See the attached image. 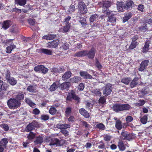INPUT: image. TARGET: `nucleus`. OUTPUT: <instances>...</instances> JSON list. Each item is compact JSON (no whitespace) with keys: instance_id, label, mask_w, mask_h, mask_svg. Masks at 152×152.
Here are the masks:
<instances>
[{"instance_id":"obj_1","label":"nucleus","mask_w":152,"mask_h":152,"mask_svg":"<svg viewBox=\"0 0 152 152\" xmlns=\"http://www.w3.org/2000/svg\"><path fill=\"white\" fill-rule=\"evenodd\" d=\"M131 108V106L128 104L116 103L114 104L112 107L113 111L117 113L124 111L129 110Z\"/></svg>"},{"instance_id":"obj_2","label":"nucleus","mask_w":152,"mask_h":152,"mask_svg":"<svg viewBox=\"0 0 152 152\" xmlns=\"http://www.w3.org/2000/svg\"><path fill=\"white\" fill-rule=\"evenodd\" d=\"M7 104L10 109H17L20 106L21 102L15 98H10L7 101Z\"/></svg>"},{"instance_id":"obj_3","label":"nucleus","mask_w":152,"mask_h":152,"mask_svg":"<svg viewBox=\"0 0 152 152\" xmlns=\"http://www.w3.org/2000/svg\"><path fill=\"white\" fill-rule=\"evenodd\" d=\"M5 78L7 81L12 86L16 85L17 83V80L13 77H11L10 72L7 69L6 72Z\"/></svg>"},{"instance_id":"obj_4","label":"nucleus","mask_w":152,"mask_h":152,"mask_svg":"<svg viewBox=\"0 0 152 152\" xmlns=\"http://www.w3.org/2000/svg\"><path fill=\"white\" fill-rule=\"evenodd\" d=\"M77 6L78 13L80 15H84L87 12V7L83 1L79 2Z\"/></svg>"},{"instance_id":"obj_5","label":"nucleus","mask_w":152,"mask_h":152,"mask_svg":"<svg viewBox=\"0 0 152 152\" xmlns=\"http://www.w3.org/2000/svg\"><path fill=\"white\" fill-rule=\"evenodd\" d=\"M66 100L70 101L72 99L75 101L77 103L80 102V98L75 94V91L72 90L71 92L69 93L66 97Z\"/></svg>"},{"instance_id":"obj_6","label":"nucleus","mask_w":152,"mask_h":152,"mask_svg":"<svg viewBox=\"0 0 152 152\" xmlns=\"http://www.w3.org/2000/svg\"><path fill=\"white\" fill-rule=\"evenodd\" d=\"M39 127L38 122L34 121L26 126L25 129L26 131L27 132H31V131L34 130L36 128H39Z\"/></svg>"},{"instance_id":"obj_7","label":"nucleus","mask_w":152,"mask_h":152,"mask_svg":"<svg viewBox=\"0 0 152 152\" xmlns=\"http://www.w3.org/2000/svg\"><path fill=\"white\" fill-rule=\"evenodd\" d=\"M112 86L110 83L106 84L102 88L103 94L105 95V96H107L110 94L112 91Z\"/></svg>"},{"instance_id":"obj_8","label":"nucleus","mask_w":152,"mask_h":152,"mask_svg":"<svg viewBox=\"0 0 152 152\" xmlns=\"http://www.w3.org/2000/svg\"><path fill=\"white\" fill-rule=\"evenodd\" d=\"M121 134L122 137H123V140H130L133 139L134 137L133 134L132 133L128 134L127 132L124 130L122 131Z\"/></svg>"},{"instance_id":"obj_9","label":"nucleus","mask_w":152,"mask_h":152,"mask_svg":"<svg viewBox=\"0 0 152 152\" xmlns=\"http://www.w3.org/2000/svg\"><path fill=\"white\" fill-rule=\"evenodd\" d=\"M86 56H87L89 59H93L95 57L96 52V50L95 48L92 47L89 51L86 50Z\"/></svg>"},{"instance_id":"obj_10","label":"nucleus","mask_w":152,"mask_h":152,"mask_svg":"<svg viewBox=\"0 0 152 152\" xmlns=\"http://www.w3.org/2000/svg\"><path fill=\"white\" fill-rule=\"evenodd\" d=\"M34 70L36 72L41 71L42 73L45 74L48 71V69L46 68L44 65H40L35 66L34 68Z\"/></svg>"},{"instance_id":"obj_11","label":"nucleus","mask_w":152,"mask_h":152,"mask_svg":"<svg viewBox=\"0 0 152 152\" xmlns=\"http://www.w3.org/2000/svg\"><path fill=\"white\" fill-rule=\"evenodd\" d=\"M149 63V61L148 60H145L143 61L140 65L138 68V70L140 72L143 71L148 66Z\"/></svg>"},{"instance_id":"obj_12","label":"nucleus","mask_w":152,"mask_h":152,"mask_svg":"<svg viewBox=\"0 0 152 152\" xmlns=\"http://www.w3.org/2000/svg\"><path fill=\"white\" fill-rule=\"evenodd\" d=\"M59 40L58 39H54L51 42L47 43V47L49 48H55L58 45Z\"/></svg>"},{"instance_id":"obj_13","label":"nucleus","mask_w":152,"mask_h":152,"mask_svg":"<svg viewBox=\"0 0 152 152\" xmlns=\"http://www.w3.org/2000/svg\"><path fill=\"white\" fill-rule=\"evenodd\" d=\"M122 2H117V8L119 12H121L124 11L125 4Z\"/></svg>"},{"instance_id":"obj_14","label":"nucleus","mask_w":152,"mask_h":152,"mask_svg":"<svg viewBox=\"0 0 152 152\" xmlns=\"http://www.w3.org/2000/svg\"><path fill=\"white\" fill-rule=\"evenodd\" d=\"M59 87V83L58 81H55L50 87L49 90L50 91H55Z\"/></svg>"},{"instance_id":"obj_15","label":"nucleus","mask_w":152,"mask_h":152,"mask_svg":"<svg viewBox=\"0 0 152 152\" xmlns=\"http://www.w3.org/2000/svg\"><path fill=\"white\" fill-rule=\"evenodd\" d=\"M80 75L85 79H91L92 78V76L86 71H80Z\"/></svg>"},{"instance_id":"obj_16","label":"nucleus","mask_w":152,"mask_h":152,"mask_svg":"<svg viewBox=\"0 0 152 152\" xmlns=\"http://www.w3.org/2000/svg\"><path fill=\"white\" fill-rule=\"evenodd\" d=\"M72 73L70 71L66 72L62 76V79L64 81L67 80L71 76Z\"/></svg>"},{"instance_id":"obj_17","label":"nucleus","mask_w":152,"mask_h":152,"mask_svg":"<svg viewBox=\"0 0 152 152\" xmlns=\"http://www.w3.org/2000/svg\"><path fill=\"white\" fill-rule=\"evenodd\" d=\"M70 85V83L69 82H65L60 84L59 83V87L60 89L62 90L66 89L68 88Z\"/></svg>"},{"instance_id":"obj_18","label":"nucleus","mask_w":152,"mask_h":152,"mask_svg":"<svg viewBox=\"0 0 152 152\" xmlns=\"http://www.w3.org/2000/svg\"><path fill=\"white\" fill-rule=\"evenodd\" d=\"M80 113L84 117L86 118H88L90 117V115L88 112L84 108H82L79 109Z\"/></svg>"},{"instance_id":"obj_19","label":"nucleus","mask_w":152,"mask_h":152,"mask_svg":"<svg viewBox=\"0 0 152 152\" xmlns=\"http://www.w3.org/2000/svg\"><path fill=\"white\" fill-rule=\"evenodd\" d=\"M138 77H135L134 78L130 84V88H133L135 87L138 84Z\"/></svg>"},{"instance_id":"obj_20","label":"nucleus","mask_w":152,"mask_h":152,"mask_svg":"<svg viewBox=\"0 0 152 152\" xmlns=\"http://www.w3.org/2000/svg\"><path fill=\"white\" fill-rule=\"evenodd\" d=\"M57 127L61 130L63 129H66L67 128H70V126L69 124H59L57 125Z\"/></svg>"},{"instance_id":"obj_21","label":"nucleus","mask_w":152,"mask_h":152,"mask_svg":"<svg viewBox=\"0 0 152 152\" xmlns=\"http://www.w3.org/2000/svg\"><path fill=\"white\" fill-rule=\"evenodd\" d=\"M150 44V41H146L143 47L142 48V52L143 53H146L148 51L149 49V48Z\"/></svg>"},{"instance_id":"obj_22","label":"nucleus","mask_w":152,"mask_h":152,"mask_svg":"<svg viewBox=\"0 0 152 152\" xmlns=\"http://www.w3.org/2000/svg\"><path fill=\"white\" fill-rule=\"evenodd\" d=\"M133 4L134 3L132 1H127L125 5V6L124 7V9L127 10H130L131 8H132V6Z\"/></svg>"},{"instance_id":"obj_23","label":"nucleus","mask_w":152,"mask_h":152,"mask_svg":"<svg viewBox=\"0 0 152 152\" xmlns=\"http://www.w3.org/2000/svg\"><path fill=\"white\" fill-rule=\"evenodd\" d=\"M11 21L9 20H7L4 21L2 24V28L4 30L8 29L10 26Z\"/></svg>"},{"instance_id":"obj_24","label":"nucleus","mask_w":152,"mask_h":152,"mask_svg":"<svg viewBox=\"0 0 152 152\" xmlns=\"http://www.w3.org/2000/svg\"><path fill=\"white\" fill-rule=\"evenodd\" d=\"M111 5V2L109 1H103L102 2L103 9H108L109 7H110Z\"/></svg>"},{"instance_id":"obj_25","label":"nucleus","mask_w":152,"mask_h":152,"mask_svg":"<svg viewBox=\"0 0 152 152\" xmlns=\"http://www.w3.org/2000/svg\"><path fill=\"white\" fill-rule=\"evenodd\" d=\"M116 18L115 17L114 14H111L108 17L107 21L111 23H115L116 21Z\"/></svg>"},{"instance_id":"obj_26","label":"nucleus","mask_w":152,"mask_h":152,"mask_svg":"<svg viewBox=\"0 0 152 152\" xmlns=\"http://www.w3.org/2000/svg\"><path fill=\"white\" fill-rule=\"evenodd\" d=\"M1 76L0 75V88H2L4 91H6L7 90L8 85L7 84H4L3 81L1 80Z\"/></svg>"},{"instance_id":"obj_27","label":"nucleus","mask_w":152,"mask_h":152,"mask_svg":"<svg viewBox=\"0 0 152 152\" xmlns=\"http://www.w3.org/2000/svg\"><path fill=\"white\" fill-rule=\"evenodd\" d=\"M115 127L118 130H121L122 128V122L120 119H118L116 121L115 123Z\"/></svg>"},{"instance_id":"obj_28","label":"nucleus","mask_w":152,"mask_h":152,"mask_svg":"<svg viewBox=\"0 0 152 152\" xmlns=\"http://www.w3.org/2000/svg\"><path fill=\"white\" fill-rule=\"evenodd\" d=\"M24 98V95L22 91L19 92L18 94L16 95L15 98L17 100L19 101L23 100Z\"/></svg>"},{"instance_id":"obj_29","label":"nucleus","mask_w":152,"mask_h":152,"mask_svg":"<svg viewBox=\"0 0 152 152\" xmlns=\"http://www.w3.org/2000/svg\"><path fill=\"white\" fill-rule=\"evenodd\" d=\"M16 45L14 44H11L6 48V53H10L12 50L16 48Z\"/></svg>"},{"instance_id":"obj_30","label":"nucleus","mask_w":152,"mask_h":152,"mask_svg":"<svg viewBox=\"0 0 152 152\" xmlns=\"http://www.w3.org/2000/svg\"><path fill=\"white\" fill-rule=\"evenodd\" d=\"M131 81V78L130 77H125L121 79V82L125 85H128Z\"/></svg>"},{"instance_id":"obj_31","label":"nucleus","mask_w":152,"mask_h":152,"mask_svg":"<svg viewBox=\"0 0 152 152\" xmlns=\"http://www.w3.org/2000/svg\"><path fill=\"white\" fill-rule=\"evenodd\" d=\"M138 30L142 32H145L148 30L147 25L144 22V23L138 28Z\"/></svg>"},{"instance_id":"obj_32","label":"nucleus","mask_w":152,"mask_h":152,"mask_svg":"<svg viewBox=\"0 0 152 152\" xmlns=\"http://www.w3.org/2000/svg\"><path fill=\"white\" fill-rule=\"evenodd\" d=\"M8 143V139L7 138H3L0 141V145L5 147L6 148Z\"/></svg>"},{"instance_id":"obj_33","label":"nucleus","mask_w":152,"mask_h":152,"mask_svg":"<svg viewBox=\"0 0 152 152\" xmlns=\"http://www.w3.org/2000/svg\"><path fill=\"white\" fill-rule=\"evenodd\" d=\"M15 4H17L20 6L24 5L26 3V0H14Z\"/></svg>"},{"instance_id":"obj_34","label":"nucleus","mask_w":152,"mask_h":152,"mask_svg":"<svg viewBox=\"0 0 152 152\" xmlns=\"http://www.w3.org/2000/svg\"><path fill=\"white\" fill-rule=\"evenodd\" d=\"M40 51L41 52L47 55H51L52 53V50L46 49L42 48L40 50Z\"/></svg>"},{"instance_id":"obj_35","label":"nucleus","mask_w":152,"mask_h":152,"mask_svg":"<svg viewBox=\"0 0 152 152\" xmlns=\"http://www.w3.org/2000/svg\"><path fill=\"white\" fill-rule=\"evenodd\" d=\"M132 14L130 12L126 14L125 16L123 18V22L124 23L128 21L132 16Z\"/></svg>"},{"instance_id":"obj_36","label":"nucleus","mask_w":152,"mask_h":152,"mask_svg":"<svg viewBox=\"0 0 152 152\" xmlns=\"http://www.w3.org/2000/svg\"><path fill=\"white\" fill-rule=\"evenodd\" d=\"M81 80V77L79 76H74L70 79V81L72 83H77Z\"/></svg>"},{"instance_id":"obj_37","label":"nucleus","mask_w":152,"mask_h":152,"mask_svg":"<svg viewBox=\"0 0 152 152\" xmlns=\"http://www.w3.org/2000/svg\"><path fill=\"white\" fill-rule=\"evenodd\" d=\"M86 50L77 52L75 54V56L77 57H83L86 56Z\"/></svg>"},{"instance_id":"obj_38","label":"nucleus","mask_w":152,"mask_h":152,"mask_svg":"<svg viewBox=\"0 0 152 152\" xmlns=\"http://www.w3.org/2000/svg\"><path fill=\"white\" fill-rule=\"evenodd\" d=\"M118 146L120 150L121 151H123L126 149L123 141H120L118 142Z\"/></svg>"},{"instance_id":"obj_39","label":"nucleus","mask_w":152,"mask_h":152,"mask_svg":"<svg viewBox=\"0 0 152 152\" xmlns=\"http://www.w3.org/2000/svg\"><path fill=\"white\" fill-rule=\"evenodd\" d=\"M91 92L92 93L97 96H101L102 94L100 91V90L96 88L95 89H92Z\"/></svg>"},{"instance_id":"obj_40","label":"nucleus","mask_w":152,"mask_h":152,"mask_svg":"<svg viewBox=\"0 0 152 152\" xmlns=\"http://www.w3.org/2000/svg\"><path fill=\"white\" fill-rule=\"evenodd\" d=\"M53 141L54 142L53 143L52 142L50 143V145H56V146H61L62 145L60 143V141L57 138H54Z\"/></svg>"},{"instance_id":"obj_41","label":"nucleus","mask_w":152,"mask_h":152,"mask_svg":"<svg viewBox=\"0 0 152 152\" xmlns=\"http://www.w3.org/2000/svg\"><path fill=\"white\" fill-rule=\"evenodd\" d=\"M65 115L66 117L69 116L72 113V108L71 107H66L65 110Z\"/></svg>"},{"instance_id":"obj_42","label":"nucleus","mask_w":152,"mask_h":152,"mask_svg":"<svg viewBox=\"0 0 152 152\" xmlns=\"http://www.w3.org/2000/svg\"><path fill=\"white\" fill-rule=\"evenodd\" d=\"M99 16L98 15L95 14L92 15L90 18L89 20L91 22H93L94 21H95L98 20Z\"/></svg>"},{"instance_id":"obj_43","label":"nucleus","mask_w":152,"mask_h":152,"mask_svg":"<svg viewBox=\"0 0 152 152\" xmlns=\"http://www.w3.org/2000/svg\"><path fill=\"white\" fill-rule=\"evenodd\" d=\"M30 133L28 134L27 138L29 140H33L35 137L36 133L32 132H29Z\"/></svg>"},{"instance_id":"obj_44","label":"nucleus","mask_w":152,"mask_h":152,"mask_svg":"<svg viewBox=\"0 0 152 152\" xmlns=\"http://www.w3.org/2000/svg\"><path fill=\"white\" fill-rule=\"evenodd\" d=\"M79 22L81 23L83 27H86V25H87L86 19L84 18H81L80 20L79 21Z\"/></svg>"},{"instance_id":"obj_45","label":"nucleus","mask_w":152,"mask_h":152,"mask_svg":"<svg viewBox=\"0 0 152 152\" xmlns=\"http://www.w3.org/2000/svg\"><path fill=\"white\" fill-rule=\"evenodd\" d=\"M43 141V138L42 137L39 136L37 137L36 140L34 141L37 144H41Z\"/></svg>"},{"instance_id":"obj_46","label":"nucleus","mask_w":152,"mask_h":152,"mask_svg":"<svg viewBox=\"0 0 152 152\" xmlns=\"http://www.w3.org/2000/svg\"><path fill=\"white\" fill-rule=\"evenodd\" d=\"M75 4H72L69 6L68 9V12L70 14L72 13L75 10Z\"/></svg>"},{"instance_id":"obj_47","label":"nucleus","mask_w":152,"mask_h":152,"mask_svg":"<svg viewBox=\"0 0 152 152\" xmlns=\"http://www.w3.org/2000/svg\"><path fill=\"white\" fill-rule=\"evenodd\" d=\"M26 89L27 91L31 93L34 92L36 90L35 87L32 85L28 86Z\"/></svg>"},{"instance_id":"obj_48","label":"nucleus","mask_w":152,"mask_h":152,"mask_svg":"<svg viewBox=\"0 0 152 152\" xmlns=\"http://www.w3.org/2000/svg\"><path fill=\"white\" fill-rule=\"evenodd\" d=\"M0 127L5 131H8L10 129V126L7 124H2L0 125Z\"/></svg>"},{"instance_id":"obj_49","label":"nucleus","mask_w":152,"mask_h":152,"mask_svg":"<svg viewBox=\"0 0 152 152\" xmlns=\"http://www.w3.org/2000/svg\"><path fill=\"white\" fill-rule=\"evenodd\" d=\"M148 116V115H146L140 118V121L143 124H145L147 123Z\"/></svg>"},{"instance_id":"obj_50","label":"nucleus","mask_w":152,"mask_h":152,"mask_svg":"<svg viewBox=\"0 0 152 152\" xmlns=\"http://www.w3.org/2000/svg\"><path fill=\"white\" fill-rule=\"evenodd\" d=\"M96 127L101 130H104L105 129V125L102 123L97 124L96 125Z\"/></svg>"},{"instance_id":"obj_51","label":"nucleus","mask_w":152,"mask_h":152,"mask_svg":"<svg viewBox=\"0 0 152 152\" xmlns=\"http://www.w3.org/2000/svg\"><path fill=\"white\" fill-rule=\"evenodd\" d=\"M104 96H101L99 100V103L102 104H104L106 103V98Z\"/></svg>"},{"instance_id":"obj_52","label":"nucleus","mask_w":152,"mask_h":152,"mask_svg":"<svg viewBox=\"0 0 152 152\" xmlns=\"http://www.w3.org/2000/svg\"><path fill=\"white\" fill-rule=\"evenodd\" d=\"M138 43L137 42H132L131 44L129 46V49L131 50H132L135 48L138 45Z\"/></svg>"},{"instance_id":"obj_53","label":"nucleus","mask_w":152,"mask_h":152,"mask_svg":"<svg viewBox=\"0 0 152 152\" xmlns=\"http://www.w3.org/2000/svg\"><path fill=\"white\" fill-rule=\"evenodd\" d=\"M95 66L98 69H100L102 68V66L99 62L98 60L96 58L95 59Z\"/></svg>"},{"instance_id":"obj_54","label":"nucleus","mask_w":152,"mask_h":152,"mask_svg":"<svg viewBox=\"0 0 152 152\" xmlns=\"http://www.w3.org/2000/svg\"><path fill=\"white\" fill-rule=\"evenodd\" d=\"M49 112L51 115H54L56 113L57 110L55 107H51L50 108L49 110Z\"/></svg>"},{"instance_id":"obj_55","label":"nucleus","mask_w":152,"mask_h":152,"mask_svg":"<svg viewBox=\"0 0 152 152\" xmlns=\"http://www.w3.org/2000/svg\"><path fill=\"white\" fill-rule=\"evenodd\" d=\"M140 92L143 96L148 93V91H147V89L146 87L142 89L140 91Z\"/></svg>"},{"instance_id":"obj_56","label":"nucleus","mask_w":152,"mask_h":152,"mask_svg":"<svg viewBox=\"0 0 152 152\" xmlns=\"http://www.w3.org/2000/svg\"><path fill=\"white\" fill-rule=\"evenodd\" d=\"M145 103L144 100H140L138 103H136V106H141L143 105Z\"/></svg>"},{"instance_id":"obj_57","label":"nucleus","mask_w":152,"mask_h":152,"mask_svg":"<svg viewBox=\"0 0 152 152\" xmlns=\"http://www.w3.org/2000/svg\"><path fill=\"white\" fill-rule=\"evenodd\" d=\"M40 113V111L37 108L34 109L32 112V114L35 115H39Z\"/></svg>"},{"instance_id":"obj_58","label":"nucleus","mask_w":152,"mask_h":152,"mask_svg":"<svg viewBox=\"0 0 152 152\" xmlns=\"http://www.w3.org/2000/svg\"><path fill=\"white\" fill-rule=\"evenodd\" d=\"M51 72L53 73V74L57 73L59 72V69L58 68L56 67H53L50 69Z\"/></svg>"},{"instance_id":"obj_59","label":"nucleus","mask_w":152,"mask_h":152,"mask_svg":"<svg viewBox=\"0 0 152 152\" xmlns=\"http://www.w3.org/2000/svg\"><path fill=\"white\" fill-rule=\"evenodd\" d=\"M133 117L129 115L127 116L126 118V122L128 123L132 122L133 120Z\"/></svg>"},{"instance_id":"obj_60","label":"nucleus","mask_w":152,"mask_h":152,"mask_svg":"<svg viewBox=\"0 0 152 152\" xmlns=\"http://www.w3.org/2000/svg\"><path fill=\"white\" fill-rule=\"evenodd\" d=\"M104 14L106 15L107 16H108V17L110 15V14H111L109 10H107V9H103L102 10Z\"/></svg>"},{"instance_id":"obj_61","label":"nucleus","mask_w":152,"mask_h":152,"mask_svg":"<svg viewBox=\"0 0 152 152\" xmlns=\"http://www.w3.org/2000/svg\"><path fill=\"white\" fill-rule=\"evenodd\" d=\"M11 11L12 12H15L19 14L21 13V9H19L18 8H13L11 10Z\"/></svg>"},{"instance_id":"obj_62","label":"nucleus","mask_w":152,"mask_h":152,"mask_svg":"<svg viewBox=\"0 0 152 152\" xmlns=\"http://www.w3.org/2000/svg\"><path fill=\"white\" fill-rule=\"evenodd\" d=\"M49 118V115H42L41 116V119L45 121L48 120Z\"/></svg>"},{"instance_id":"obj_63","label":"nucleus","mask_w":152,"mask_h":152,"mask_svg":"<svg viewBox=\"0 0 152 152\" xmlns=\"http://www.w3.org/2000/svg\"><path fill=\"white\" fill-rule=\"evenodd\" d=\"M81 122L82 124L86 128H88L90 126L89 124H88V123L86 121L82 120Z\"/></svg>"},{"instance_id":"obj_64","label":"nucleus","mask_w":152,"mask_h":152,"mask_svg":"<svg viewBox=\"0 0 152 152\" xmlns=\"http://www.w3.org/2000/svg\"><path fill=\"white\" fill-rule=\"evenodd\" d=\"M84 84L83 83H81L78 86V89L79 91H83L84 88Z\"/></svg>"}]
</instances>
